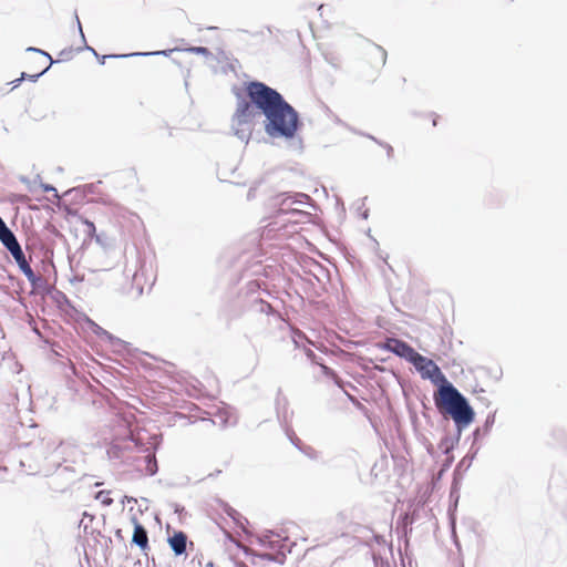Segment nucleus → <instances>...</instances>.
<instances>
[{"mask_svg":"<svg viewBox=\"0 0 567 567\" xmlns=\"http://www.w3.org/2000/svg\"><path fill=\"white\" fill-rule=\"evenodd\" d=\"M247 95L265 116V132L268 136L284 140L295 137L299 125L298 113L279 92L261 82H250Z\"/></svg>","mask_w":567,"mask_h":567,"instance_id":"obj_1","label":"nucleus"},{"mask_svg":"<svg viewBox=\"0 0 567 567\" xmlns=\"http://www.w3.org/2000/svg\"><path fill=\"white\" fill-rule=\"evenodd\" d=\"M439 410L451 415L458 427L467 426L474 420V411L466 398L450 382L442 384L434 396Z\"/></svg>","mask_w":567,"mask_h":567,"instance_id":"obj_2","label":"nucleus"},{"mask_svg":"<svg viewBox=\"0 0 567 567\" xmlns=\"http://www.w3.org/2000/svg\"><path fill=\"white\" fill-rule=\"evenodd\" d=\"M248 99L238 97L231 123L235 135L246 143L249 141L252 132L254 118L262 114L256 103L249 96Z\"/></svg>","mask_w":567,"mask_h":567,"instance_id":"obj_3","label":"nucleus"},{"mask_svg":"<svg viewBox=\"0 0 567 567\" xmlns=\"http://www.w3.org/2000/svg\"><path fill=\"white\" fill-rule=\"evenodd\" d=\"M412 364L420 372L423 379H429L433 383L443 382L444 384L447 382L441 369L434 363L433 360L427 359L419 353Z\"/></svg>","mask_w":567,"mask_h":567,"instance_id":"obj_4","label":"nucleus"},{"mask_svg":"<svg viewBox=\"0 0 567 567\" xmlns=\"http://www.w3.org/2000/svg\"><path fill=\"white\" fill-rule=\"evenodd\" d=\"M385 348L394 354L404 358L409 362L413 363L419 353L406 342L399 339H389Z\"/></svg>","mask_w":567,"mask_h":567,"instance_id":"obj_5","label":"nucleus"},{"mask_svg":"<svg viewBox=\"0 0 567 567\" xmlns=\"http://www.w3.org/2000/svg\"><path fill=\"white\" fill-rule=\"evenodd\" d=\"M0 241L10 251L13 258L23 252L17 237L7 225L0 228Z\"/></svg>","mask_w":567,"mask_h":567,"instance_id":"obj_6","label":"nucleus"},{"mask_svg":"<svg viewBox=\"0 0 567 567\" xmlns=\"http://www.w3.org/2000/svg\"><path fill=\"white\" fill-rule=\"evenodd\" d=\"M134 533L132 542L137 545L141 549L148 547V536L146 529L134 518Z\"/></svg>","mask_w":567,"mask_h":567,"instance_id":"obj_7","label":"nucleus"},{"mask_svg":"<svg viewBox=\"0 0 567 567\" xmlns=\"http://www.w3.org/2000/svg\"><path fill=\"white\" fill-rule=\"evenodd\" d=\"M169 545L176 555H182L186 551V535L182 532L174 534L169 539Z\"/></svg>","mask_w":567,"mask_h":567,"instance_id":"obj_8","label":"nucleus"},{"mask_svg":"<svg viewBox=\"0 0 567 567\" xmlns=\"http://www.w3.org/2000/svg\"><path fill=\"white\" fill-rule=\"evenodd\" d=\"M13 259L18 264V266H19L20 270L23 272V275L28 278V280L31 282H34L35 275H34L32 268L30 267L29 262L27 261L24 252H21Z\"/></svg>","mask_w":567,"mask_h":567,"instance_id":"obj_9","label":"nucleus"},{"mask_svg":"<svg viewBox=\"0 0 567 567\" xmlns=\"http://www.w3.org/2000/svg\"><path fill=\"white\" fill-rule=\"evenodd\" d=\"M178 49H168V50H162V51H156V52H136V53H131L130 55H133V56H147V55H165V56H168L171 55V53H173L174 51H177Z\"/></svg>","mask_w":567,"mask_h":567,"instance_id":"obj_10","label":"nucleus"},{"mask_svg":"<svg viewBox=\"0 0 567 567\" xmlns=\"http://www.w3.org/2000/svg\"><path fill=\"white\" fill-rule=\"evenodd\" d=\"M299 203L298 200L292 199L291 196H284L280 200L279 205L281 206L282 210H297L298 208L293 207V204Z\"/></svg>","mask_w":567,"mask_h":567,"instance_id":"obj_11","label":"nucleus"},{"mask_svg":"<svg viewBox=\"0 0 567 567\" xmlns=\"http://www.w3.org/2000/svg\"><path fill=\"white\" fill-rule=\"evenodd\" d=\"M146 472L148 475L153 476L157 472V463L154 456H146Z\"/></svg>","mask_w":567,"mask_h":567,"instance_id":"obj_12","label":"nucleus"},{"mask_svg":"<svg viewBox=\"0 0 567 567\" xmlns=\"http://www.w3.org/2000/svg\"><path fill=\"white\" fill-rule=\"evenodd\" d=\"M185 51L195 53V54H202L205 56H209L212 54L210 51L205 47H189V48H186Z\"/></svg>","mask_w":567,"mask_h":567,"instance_id":"obj_13","label":"nucleus"},{"mask_svg":"<svg viewBox=\"0 0 567 567\" xmlns=\"http://www.w3.org/2000/svg\"><path fill=\"white\" fill-rule=\"evenodd\" d=\"M109 492H105V491H100L95 498L96 499H100L101 503L104 505V506H110L112 505L113 503V499L111 497L107 496Z\"/></svg>","mask_w":567,"mask_h":567,"instance_id":"obj_14","label":"nucleus"},{"mask_svg":"<svg viewBox=\"0 0 567 567\" xmlns=\"http://www.w3.org/2000/svg\"><path fill=\"white\" fill-rule=\"evenodd\" d=\"M27 51L41 53V54H43L44 56H47V58L49 59L50 64H52V63H53V61H52V59H51L50 54H48L47 52H44V51H42V50H40V49H37V48H32V47H30V48H28V49H27Z\"/></svg>","mask_w":567,"mask_h":567,"instance_id":"obj_15","label":"nucleus"},{"mask_svg":"<svg viewBox=\"0 0 567 567\" xmlns=\"http://www.w3.org/2000/svg\"><path fill=\"white\" fill-rule=\"evenodd\" d=\"M126 56H131V55H130V54H123V55H115V54H112V55H103V56L100 59V62H101L102 64H104V63H105V60H106L107 58H126Z\"/></svg>","mask_w":567,"mask_h":567,"instance_id":"obj_16","label":"nucleus"},{"mask_svg":"<svg viewBox=\"0 0 567 567\" xmlns=\"http://www.w3.org/2000/svg\"><path fill=\"white\" fill-rule=\"evenodd\" d=\"M42 187H43L44 192H47V193L52 192V193H54L55 197H59V195L56 193V189L53 186H51V185H43Z\"/></svg>","mask_w":567,"mask_h":567,"instance_id":"obj_17","label":"nucleus"},{"mask_svg":"<svg viewBox=\"0 0 567 567\" xmlns=\"http://www.w3.org/2000/svg\"><path fill=\"white\" fill-rule=\"evenodd\" d=\"M76 21H78V25H79V31L81 33V38H82L83 42H85V38H84V33L82 31L81 22H80L78 17H76Z\"/></svg>","mask_w":567,"mask_h":567,"instance_id":"obj_18","label":"nucleus"},{"mask_svg":"<svg viewBox=\"0 0 567 567\" xmlns=\"http://www.w3.org/2000/svg\"><path fill=\"white\" fill-rule=\"evenodd\" d=\"M85 49H86V50H89V51H91V52H93V53H94V55L99 56V55H97V53H96V51H95L93 48H91V47H89V45H85Z\"/></svg>","mask_w":567,"mask_h":567,"instance_id":"obj_19","label":"nucleus"},{"mask_svg":"<svg viewBox=\"0 0 567 567\" xmlns=\"http://www.w3.org/2000/svg\"><path fill=\"white\" fill-rule=\"evenodd\" d=\"M379 50H380V51H381V53H382L383 62H384V61H385V51L381 50L380 48H379Z\"/></svg>","mask_w":567,"mask_h":567,"instance_id":"obj_20","label":"nucleus"},{"mask_svg":"<svg viewBox=\"0 0 567 567\" xmlns=\"http://www.w3.org/2000/svg\"><path fill=\"white\" fill-rule=\"evenodd\" d=\"M307 355L310 358V357H312V355H313V352H312L311 350H308V351H307Z\"/></svg>","mask_w":567,"mask_h":567,"instance_id":"obj_21","label":"nucleus"},{"mask_svg":"<svg viewBox=\"0 0 567 567\" xmlns=\"http://www.w3.org/2000/svg\"><path fill=\"white\" fill-rule=\"evenodd\" d=\"M49 69V66L42 72V74ZM41 73L40 74H37L34 75L33 78L37 79V78H40Z\"/></svg>","mask_w":567,"mask_h":567,"instance_id":"obj_22","label":"nucleus"},{"mask_svg":"<svg viewBox=\"0 0 567 567\" xmlns=\"http://www.w3.org/2000/svg\"><path fill=\"white\" fill-rule=\"evenodd\" d=\"M6 225V223L2 220V218L0 217V228L3 227Z\"/></svg>","mask_w":567,"mask_h":567,"instance_id":"obj_23","label":"nucleus"},{"mask_svg":"<svg viewBox=\"0 0 567 567\" xmlns=\"http://www.w3.org/2000/svg\"><path fill=\"white\" fill-rule=\"evenodd\" d=\"M125 499H126V502L134 501V498H133V497H128V496H125Z\"/></svg>","mask_w":567,"mask_h":567,"instance_id":"obj_24","label":"nucleus"}]
</instances>
